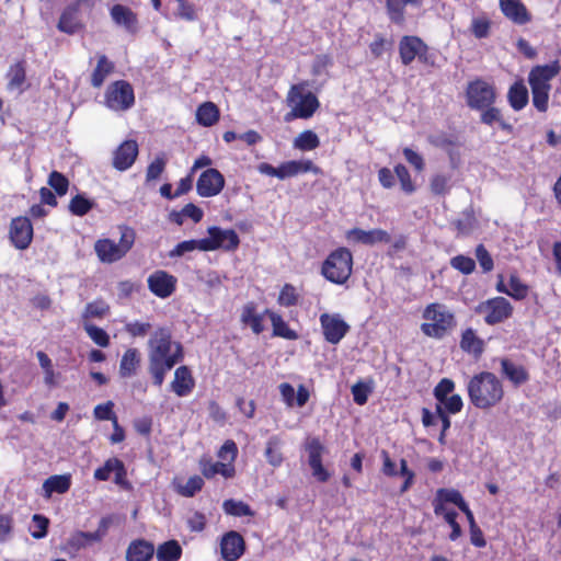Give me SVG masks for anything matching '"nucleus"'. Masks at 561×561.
<instances>
[{
    "instance_id": "nucleus-37",
    "label": "nucleus",
    "mask_w": 561,
    "mask_h": 561,
    "mask_svg": "<svg viewBox=\"0 0 561 561\" xmlns=\"http://www.w3.org/2000/svg\"><path fill=\"white\" fill-rule=\"evenodd\" d=\"M280 447L282 440L278 436L274 435L268 438L264 454L267 462L273 467H279L284 460Z\"/></svg>"
},
{
    "instance_id": "nucleus-38",
    "label": "nucleus",
    "mask_w": 561,
    "mask_h": 561,
    "mask_svg": "<svg viewBox=\"0 0 561 561\" xmlns=\"http://www.w3.org/2000/svg\"><path fill=\"white\" fill-rule=\"evenodd\" d=\"M266 313L270 316L274 335L287 340L298 339V334L287 325V323L283 320V318L279 314L270 310H266Z\"/></svg>"
},
{
    "instance_id": "nucleus-57",
    "label": "nucleus",
    "mask_w": 561,
    "mask_h": 561,
    "mask_svg": "<svg viewBox=\"0 0 561 561\" xmlns=\"http://www.w3.org/2000/svg\"><path fill=\"white\" fill-rule=\"evenodd\" d=\"M476 257L484 273L491 272L493 270V259L483 244H479L476 248Z\"/></svg>"
},
{
    "instance_id": "nucleus-7",
    "label": "nucleus",
    "mask_w": 561,
    "mask_h": 561,
    "mask_svg": "<svg viewBox=\"0 0 561 561\" xmlns=\"http://www.w3.org/2000/svg\"><path fill=\"white\" fill-rule=\"evenodd\" d=\"M423 317L430 322H425L421 325L422 332L435 339L444 337L455 322L454 314L439 304L430 305L424 310Z\"/></svg>"
},
{
    "instance_id": "nucleus-35",
    "label": "nucleus",
    "mask_w": 561,
    "mask_h": 561,
    "mask_svg": "<svg viewBox=\"0 0 561 561\" xmlns=\"http://www.w3.org/2000/svg\"><path fill=\"white\" fill-rule=\"evenodd\" d=\"M408 3L420 4L417 0H387V12L391 22L402 24L404 22V8Z\"/></svg>"
},
{
    "instance_id": "nucleus-54",
    "label": "nucleus",
    "mask_w": 561,
    "mask_h": 561,
    "mask_svg": "<svg viewBox=\"0 0 561 561\" xmlns=\"http://www.w3.org/2000/svg\"><path fill=\"white\" fill-rule=\"evenodd\" d=\"M9 85L12 88H20L25 81V67L23 62H16L11 66L9 71Z\"/></svg>"
},
{
    "instance_id": "nucleus-53",
    "label": "nucleus",
    "mask_w": 561,
    "mask_h": 561,
    "mask_svg": "<svg viewBox=\"0 0 561 561\" xmlns=\"http://www.w3.org/2000/svg\"><path fill=\"white\" fill-rule=\"evenodd\" d=\"M165 164L167 160L163 156L156 157V159L147 168L146 181L151 182L159 179L164 171Z\"/></svg>"
},
{
    "instance_id": "nucleus-43",
    "label": "nucleus",
    "mask_w": 561,
    "mask_h": 561,
    "mask_svg": "<svg viewBox=\"0 0 561 561\" xmlns=\"http://www.w3.org/2000/svg\"><path fill=\"white\" fill-rule=\"evenodd\" d=\"M436 500L445 503H453L457 505L459 510L466 504V501L463 500L461 493L455 489L437 490Z\"/></svg>"
},
{
    "instance_id": "nucleus-11",
    "label": "nucleus",
    "mask_w": 561,
    "mask_h": 561,
    "mask_svg": "<svg viewBox=\"0 0 561 561\" xmlns=\"http://www.w3.org/2000/svg\"><path fill=\"white\" fill-rule=\"evenodd\" d=\"M320 324L324 340L331 344H337L350 331V325L339 313H322Z\"/></svg>"
},
{
    "instance_id": "nucleus-22",
    "label": "nucleus",
    "mask_w": 561,
    "mask_h": 561,
    "mask_svg": "<svg viewBox=\"0 0 561 561\" xmlns=\"http://www.w3.org/2000/svg\"><path fill=\"white\" fill-rule=\"evenodd\" d=\"M425 48V43L417 36H403L399 43L400 58L403 65H410Z\"/></svg>"
},
{
    "instance_id": "nucleus-25",
    "label": "nucleus",
    "mask_w": 561,
    "mask_h": 561,
    "mask_svg": "<svg viewBox=\"0 0 561 561\" xmlns=\"http://www.w3.org/2000/svg\"><path fill=\"white\" fill-rule=\"evenodd\" d=\"M78 5L79 3L72 4L64 10L57 24L60 32L72 35L82 28L78 16Z\"/></svg>"
},
{
    "instance_id": "nucleus-64",
    "label": "nucleus",
    "mask_w": 561,
    "mask_h": 561,
    "mask_svg": "<svg viewBox=\"0 0 561 561\" xmlns=\"http://www.w3.org/2000/svg\"><path fill=\"white\" fill-rule=\"evenodd\" d=\"M403 156L405 160L417 171L422 172L424 170L425 163L424 159L421 154L412 150L411 148L403 149Z\"/></svg>"
},
{
    "instance_id": "nucleus-40",
    "label": "nucleus",
    "mask_w": 561,
    "mask_h": 561,
    "mask_svg": "<svg viewBox=\"0 0 561 561\" xmlns=\"http://www.w3.org/2000/svg\"><path fill=\"white\" fill-rule=\"evenodd\" d=\"M94 205V201L85 197L83 194H77L71 198L68 208L72 215L82 217L87 215Z\"/></svg>"
},
{
    "instance_id": "nucleus-49",
    "label": "nucleus",
    "mask_w": 561,
    "mask_h": 561,
    "mask_svg": "<svg viewBox=\"0 0 561 561\" xmlns=\"http://www.w3.org/2000/svg\"><path fill=\"white\" fill-rule=\"evenodd\" d=\"M396 176L398 178L401 188L407 194H412L415 191V186L411 180L409 170L403 164H398L394 168Z\"/></svg>"
},
{
    "instance_id": "nucleus-23",
    "label": "nucleus",
    "mask_w": 561,
    "mask_h": 561,
    "mask_svg": "<svg viewBox=\"0 0 561 561\" xmlns=\"http://www.w3.org/2000/svg\"><path fill=\"white\" fill-rule=\"evenodd\" d=\"M154 546L145 539L133 540L126 550L127 561H150L154 554Z\"/></svg>"
},
{
    "instance_id": "nucleus-33",
    "label": "nucleus",
    "mask_w": 561,
    "mask_h": 561,
    "mask_svg": "<svg viewBox=\"0 0 561 561\" xmlns=\"http://www.w3.org/2000/svg\"><path fill=\"white\" fill-rule=\"evenodd\" d=\"M140 364V353L137 348H128L119 364V374L122 377H130L135 375L137 367Z\"/></svg>"
},
{
    "instance_id": "nucleus-2",
    "label": "nucleus",
    "mask_w": 561,
    "mask_h": 561,
    "mask_svg": "<svg viewBox=\"0 0 561 561\" xmlns=\"http://www.w3.org/2000/svg\"><path fill=\"white\" fill-rule=\"evenodd\" d=\"M470 402L478 409L486 410L499 404L504 397L502 381L490 371H481L467 383Z\"/></svg>"
},
{
    "instance_id": "nucleus-60",
    "label": "nucleus",
    "mask_w": 561,
    "mask_h": 561,
    "mask_svg": "<svg viewBox=\"0 0 561 561\" xmlns=\"http://www.w3.org/2000/svg\"><path fill=\"white\" fill-rule=\"evenodd\" d=\"M454 389V381L449 378H443L434 388V397L438 402L444 401Z\"/></svg>"
},
{
    "instance_id": "nucleus-13",
    "label": "nucleus",
    "mask_w": 561,
    "mask_h": 561,
    "mask_svg": "<svg viewBox=\"0 0 561 561\" xmlns=\"http://www.w3.org/2000/svg\"><path fill=\"white\" fill-rule=\"evenodd\" d=\"M225 186V178L217 169L204 171L196 183V191L202 197L216 196Z\"/></svg>"
},
{
    "instance_id": "nucleus-58",
    "label": "nucleus",
    "mask_w": 561,
    "mask_h": 561,
    "mask_svg": "<svg viewBox=\"0 0 561 561\" xmlns=\"http://www.w3.org/2000/svg\"><path fill=\"white\" fill-rule=\"evenodd\" d=\"M450 178L444 174H435L431 179V191L435 195H445L448 192Z\"/></svg>"
},
{
    "instance_id": "nucleus-10",
    "label": "nucleus",
    "mask_w": 561,
    "mask_h": 561,
    "mask_svg": "<svg viewBox=\"0 0 561 561\" xmlns=\"http://www.w3.org/2000/svg\"><path fill=\"white\" fill-rule=\"evenodd\" d=\"M207 231L209 237L202 239V251H214L217 249L232 251L240 243L239 236L232 229H221L213 226Z\"/></svg>"
},
{
    "instance_id": "nucleus-32",
    "label": "nucleus",
    "mask_w": 561,
    "mask_h": 561,
    "mask_svg": "<svg viewBox=\"0 0 561 561\" xmlns=\"http://www.w3.org/2000/svg\"><path fill=\"white\" fill-rule=\"evenodd\" d=\"M156 556L158 561H178L182 556V547L178 540L171 539L158 546Z\"/></svg>"
},
{
    "instance_id": "nucleus-39",
    "label": "nucleus",
    "mask_w": 561,
    "mask_h": 561,
    "mask_svg": "<svg viewBox=\"0 0 561 561\" xmlns=\"http://www.w3.org/2000/svg\"><path fill=\"white\" fill-rule=\"evenodd\" d=\"M320 146L318 135L312 130H304L294 139V147L302 151H309Z\"/></svg>"
},
{
    "instance_id": "nucleus-50",
    "label": "nucleus",
    "mask_w": 561,
    "mask_h": 561,
    "mask_svg": "<svg viewBox=\"0 0 561 561\" xmlns=\"http://www.w3.org/2000/svg\"><path fill=\"white\" fill-rule=\"evenodd\" d=\"M450 266L462 274L469 275L476 268V262L466 255H456L450 260Z\"/></svg>"
},
{
    "instance_id": "nucleus-29",
    "label": "nucleus",
    "mask_w": 561,
    "mask_h": 561,
    "mask_svg": "<svg viewBox=\"0 0 561 561\" xmlns=\"http://www.w3.org/2000/svg\"><path fill=\"white\" fill-rule=\"evenodd\" d=\"M219 119V108L213 102H205L197 107L196 122L205 127L215 125Z\"/></svg>"
},
{
    "instance_id": "nucleus-18",
    "label": "nucleus",
    "mask_w": 561,
    "mask_h": 561,
    "mask_svg": "<svg viewBox=\"0 0 561 561\" xmlns=\"http://www.w3.org/2000/svg\"><path fill=\"white\" fill-rule=\"evenodd\" d=\"M138 156V145L135 140H125L114 151L113 167L118 171L128 170Z\"/></svg>"
},
{
    "instance_id": "nucleus-47",
    "label": "nucleus",
    "mask_w": 561,
    "mask_h": 561,
    "mask_svg": "<svg viewBox=\"0 0 561 561\" xmlns=\"http://www.w3.org/2000/svg\"><path fill=\"white\" fill-rule=\"evenodd\" d=\"M194 250L202 251V239L199 240H186L178 243L174 249L169 252L170 257H180L187 252Z\"/></svg>"
},
{
    "instance_id": "nucleus-3",
    "label": "nucleus",
    "mask_w": 561,
    "mask_h": 561,
    "mask_svg": "<svg viewBox=\"0 0 561 561\" xmlns=\"http://www.w3.org/2000/svg\"><path fill=\"white\" fill-rule=\"evenodd\" d=\"M561 66L559 60L548 65L535 66L529 75L528 82L533 94V104L539 112L548 110L549 92L551 90L550 81L560 73Z\"/></svg>"
},
{
    "instance_id": "nucleus-26",
    "label": "nucleus",
    "mask_w": 561,
    "mask_h": 561,
    "mask_svg": "<svg viewBox=\"0 0 561 561\" xmlns=\"http://www.w3.org/2000/svg\"><path fill=\"white\" fill-rule=\"evenodd\" d=\"M194 385V379L186 366H180L176 368L171 388L179 397H185L191 393Z\"/></svg>"
},
{
    "instance_id": "nucleus-19",
    "label": "nucleus",
    "mask_w": 561,
    "mask_h": 561,
    "mask_svg": "<svg viewBox=\"0 0 561 561\" xmlns=\"http://www.w3.org/2000/svg\"><path fill=\"white\" fill-rule=\"evenodd\" d=\"M346 237L348 240L363 243L365 245L389 243L391 241L390 234L382 229H371L366 231L359 228H353L347 231Z\"/></svg>"
},
{
    "instance_id": "nucleus-21",
    "label": "nucleus",
    "mask_w": 561,
    "mask_h": 561,
    "mask_svg": "<svg viewBox=\"0 0 561 561\" xmlns=\"http://www.w3.org/2000/svg\"><path fill=\"white\" fill-rule=\"evenodd\" d=\"M111 16L115 24L125 27L131 34L138 30L137 15L123 4H115L111 9Z\"/></svg>"
},
{
    "instance_id": "nucleus-28",
    "label": "nucleus",
    "mask_w": 561,
    "mask_h": 561,
    "mask_svg": "<svg viewBox=\"0 0 561 561\" xmlns=\"http://www.w3.org/2000/svg\"><path fill=\"white\" fill-rule=\"evenodd\" d=\"M460 347L478 358L484 351V341L478 337L474 331L469 328L461 335Z\"/></svg>"
},
{
    "instance_id": "nucleus-12",
    "label": "nucleus",
    "mask_w": 561,
    "mask_h": 561,
    "mask_svg": "<svg viewBox=\"0 0 561 561\" xmlns=\"http://www.w3.org/2000/svg\"><path fill=\"white\" fill-rule=\"evenodd\" d=\"M325 448L318 438H312L306 444V451L308 454V465L312 470V476L319 482H327L330 479V473L322 466V455Z\"/></svg>"
},
{
    "instance_id": "nucleus-62",
    "label": "nucleus",
    "mask_w": 561,
    "mask_h": 561,
    "mask_svg": "<svg viewBox=\"0 0 561 561\" xmlns=\"http://www.w3.org/2000/svg\"><path fill=\"white\" fill-rule=\"evenodd\" d=\"M150 329L151 324L149 322L134 321L125 324V331L134 337L146 336Z\"/></svg>"
},
{
    "instance_id": "nucleus-9",
    "label": "nucleus",
    "mask_w": 561,
    "mask_h": 561,
    "mask_svg": "<svg viewBox=\"0 0 561 561\" xmlns=\"http://www.w3.org/2000/svg\"><path fill=\"white\" fill-rule=\"evenodd\" d=\"M476 312L484 316V321L490 324L501 323L513 313V306L504 297H495L480 302Z\"/></svg>"
},
{
    "instance_id": "nucleus-5",
    "label": "nucleus",
    "mask_w": 561,
    "mask_h": 561,
    "mask_svg": "<svg viewBox=\"0 0 561 561\" xmlns=\"http://www.w3.org/2000/svg\"><path fill=\"white\" fill-rule=\"evenodd\" d=\"M119 242L111 239L98 240L94 245L98 257L103 263H114L124 257L135 242V231L128 227H119Z\"/></svg>"
},
{
    "instance_id": "nucleus-34",
    "label": "nucleus",
    "mask_w": 561,
    "mask_h": 561,
    "mask_svg": "<svg viewBox=\"0 0 561 561\" xmlns=\"http://www.w3.org/2000/svg\"><path fill=\"white\" fill-rule=\"evenodd\" d=\"M427 141L432 146L443 149V150L447 151L448 153H451V150L455 147L459 146V141H458L457 137L451 134H447L445 131H438V133L428 135Z\"/></svg>"
},
{
    "instance_id": "nucleus-52",
    "label": "nucleus",
    "mask_w": 561,
    "mask_h": 561,
    "mask_svg": "<svg viewBox=\"0 0 561 561\" xmlns=\"http://www.w3.org/2000/svg\"><path fill=\"white\" fill-rule=\"evenodd\" d=\"M373 391V387L366 382L358 381L352 386V394L353 400L358 405H364L367 400L369 393Z\"/></svg>"
},
{
    "instance_id": "nucleus-56",
    "label": "nucleus",
    "mask_w": 561,
    "mask_h": 561,
    "mask_svg": "<svg viewBox=\"0 0 561 561\" xmlns=\"http://www.w3.org/2000/svg\"><path fill=\"white\" fill-rule=\"evenodd\" d=\"M490 27L491 23L485 18H477L472 20L471 32L479 39L486 38L489 36Z\"/></svg>"
},
{
    "instance_id": "nucleus-63",
    "label": "nucleus",
    "mask_w": 561,
    "mask_h": 561,
    "mask_svg": "<svg viewBox=\"0 0 561 561\" xmlns=\"http://www.w3.org/2000/svg\"><path fill=\"white\" fill-rule=\"evenodd\" d=\"M438 404H440L446 412L453 414L460 412L463 407L462 399L459 394H453Z\"/></svg>"
},
{
    "instance_id": "nucleus-51",
    "label": "nucleus",
    "mask_w": 561,
    "mask_h": 561,
    "mask_svg": "<svg viewBox=\"0 0 561 561\" xmlns=\"http://www.w3.org/2000/svg\"><path fill=\"white\" fill-rule=\"evenodd\" d=\"M48 184L50 185L51 188L55 190V192L59 196L65 195L67 193V191H68V187H69L68 179L64 174L58 172V171H53L49 174Z\"/></svg>"
},
{
    "instance_id": "nucleus-41",
    "label": "nucleus",
    "mask_w": 561,
    "mask_h": 561,
    "mask_svg": "<svg viewBox=\"0 0 561 561\" xmlns=\"http://www.w3.org/2000/svg\"><path fill=\"white\" fill-rule=\"evenodd\" d=\"M222 508L227 515L231 516H252L253 512L251 507L242 502V501H236V500H226L222 504Z\"/></svg>"
},
{
    "instance_id": "nucleus-24",
    "label": "nucleus",
    "mask_w": 561,
    "mask_h": 561,
    "mask_svg": "<svg viewBox=\"0 0 561 561\" xmlns=\"http://www.w3.org/2000/svg\"><path fill=\"white\" fill-rule=\"evenodd\" d=\"M500 363L501 374L515 387H518L529 380V374L524 366L515 364L508 358H501Z\"/></svg>"
},
{
    "instance_id": "nucleus-16",
    "label": "nucleus",
    "mask_w": 561,
    "mask_h": 561,
    "mask_svg": "<svg viewBox=\"0 0 561 561\" xmlns=\"http://www.w3.org/2000/svg\"><path fill=\"white\" fill-rule=\"evenodd\" d=\"M468 104L473 108H486L494 101L493 89L482 81H476L471 83L467 91Z\"/></svg>"
},
{
    "instance_id": "nucleus-36",
    "label": "nucleus",
    "mask_w": 561,
    "mask_h": 561,
    "mask_svg": "<svg viewBox=\"0 0 561 561\" xmlns=\"http://www.w3.org/2000/svg\"><path fill=\"white\" fill-rule=\"evenodd\" d=\"M508 102L515 111H520L528 103V90L523 83H514L508 91Z\"/></svg>"
},
{
    "instance_id": "nucleus-44",
    "label": "nucleus",
    "mask_w": 561,
    "mask_h": 561,
    "mask_svg": "<svg viewBox=\"0 0 561 561\" xmlns=\"http://www.w3.org/2000/svg\"><path fill=\"white\" fill-rule=\"evenodd\" d=\"M203 485V478L199 476H193L185 482V484H179L176 490L179 494L191 497L194 496L196 492L201 491Z\"/></svg>"
},
{
    "instance_id": "nucleus-31",
    "label": "nucleus",
    "mask_w": 561,
    "mask_h": 561,
    "mask_svg": "<svg viewBox=\"0 0 561 561\" xmlns=\"http://www.w3.org/2000/svg\"><path fill=\"white\" fill-rule=\"evenodd\" d=\"M114 70V64L107 59L105 55H100L98 58L96 67L91 75V84L94 88H100L106 77Z\"/></svg>"
},
{
    "instance_id": "nucleus-27",
    "label": "nucleus",
    "mask_w": 561,
    "mask_h": 561,
    "mask_svg": "<svg viewBox=\"0 0 561 561\" xmlns=\"http://www.w3.org/2000/svg\"><path fill=\"white\" fill-rule=\"evenodd\" d=\"M71 486V478L69 474H55L47 478L43 483L45 497H50L53 493L64 494Z\"/></svg>"
},
{
    "instance_id": "nucleus-15",
    "label": "nucleus",
    "mask_w": 561,
    "mask_h": 561,
    "mask_svg": "<svg viewBox=\"0 0 561 561\" xmlns=\"http://www.w3.org/2000/svg\"><path fill=\"white\" fill-rule=\"evenodd\" d=\"M245 551L243 537L234 530L226 533L220 540V554L225 561H237Z\"/></svg>"
},
{
    "instance_id": "nucleus-8",
    "label": "nucleus",
    "mask_w": 561,
    "mask_h": 561,
    "mask_svg": "<svg viewBox=\"0 0 561 561\" xmlns=\"http://www.w3.org/2000/svg\"><path fill=\"white\" fill-rule=\"evenodd\" d=\"M135 103L134 89L125 80L111 83L105 92V104L113 111H126Z\"/></svg>"
},
{
    "instance_id": "nucleus-14",
    "label": "nucleus",
    "mask_w": 561,
    "mask_h": 561,
    "mask_svg": "<svg viewBox=\"0 0 561 561\" xmlns=\"http://www.w3.org/2000/svg\"><path fill=\"white\" fill-rule=\"evenodd\" d=\"M10 240L19 250H25L33 239V226L27 217L12 219L10 225Z\"/></svg>"
},
{
    "instance_id": "nucleus-30",
    "label": "nucleus",
    "mask_w": 561,
    "mask_h": 561,
    "mask_svg": "<svg viewBox=\"0 0 561 561\" xmlns=\"http://www.w3.org/2000/svg\"><path fill=\"white\" fill-rule=\"evenodd\" d=\"M255 310H256L255 304L248 302L242 308L240 319L243 324L250 325L252 331L255 334H260L264 330V327L262 324L263 317L261 314H257L255 312Z\"/></svg>"
},
{
    "instance_id": "nucleus-4",
    "label": "nucleus",
    "mask_w": 561,
    "mask_h": 561,
    "mask_svg": "<svg viewBox=\"0 0 561 561\" xmlns=\"http://www.w3.org/2000/svg\"><path fill=\"white\" fill-rule=\"evenodd\" d=\"M308 88V81H302L290 87L286 98L290 111L285 115V122H291L295 118L308 119L312 117L320 107L318 98L314 93L309 91Z\"/></svg>"
},
{
    "instance_id": "nucleus-17",
    "label": "nucleus",
    "mask_w": 561,
    "mask_h": 561,
    "mask_svg": "<svg viewBox=\"0 0 561 561\" xmlns=\"http://www.w3.org/2000/svg\"><path fill=\"white\" fill-rule=\"evenodd\" d=\"M176 278L165 271H156L148 277V287L160 298H168L175 290Z\"/></svg>"
},
{
    "instance_id": "nucleus-59",
    "label": "nucleus",
    "mask_w": 561,
    "mask_h": 561,
    "mask_svg": "<svg viewBox=\"0 0 561 561\" xmlns=\"http://www.w3.org/2000/svg\"><path fill=\"white\" fill-rule=\"evenodd\" d=\"M119 466V459L110 458L105 463L94 471V478L99 481H106L110 479L111 473Z\"/></svg>"
},
{
    "instance_id": "nucleus-20",
    "label": "nucleus",
    "mask_w": 561,
    "mask_h": 561,
    "mask_svg": "<svg viewBox=\"0 0 561 561\" xmlns=\"http://www.w3.org/2000/svg\"><path fill=\"white\" fill-rule=\"evenodd\" d=\"M500 7L503 14L515 24L523 25L531 19L520 0H500Z\"/></svg>"
},
{
    "instance_id": "nucleus-55",
    "label": "nucleus",
    "mask_w": 561,
    "mask_h": 561,
    "mask_svg": "<svg viewBox=\"0 0 561 561\" xmlns=\"http://www.w3.org/2000/svg\"><path fill=\"white\" fill-rule=\"evenodd\" d=\"M297 301L298 295L296 288L290 284H286L279 293L278 304L285 307H291L295 306Z\"/></svg>"
},
{
    "instance_id": "nucleus-46",
    "label": "nucleus",
    "mask_w": 561,
    "mask_h": 561,
    "mask_svg": "<svg viewBox=\"0 0 561 561\" xmlns=\"http://www.w3.org/2000/svg\"><path fill=\"white\" fill-rule=\"evenodd\" d=\"M204 477H206L207 479L209 478H213L215 477L216 474H221L226 478H229L232 476L233 473V469L232 468H229L226 463L224 462H214V463H208V465H205L203 470H202Z\"/></svg>"
},
{
    "instance_id": "nucleus-6",
    "label": "nucleus",
    "mask_w": 561,
    "mask_h": 561,
    "mask_svg": "<svg viewBox=\"0 0 561 561\" xmlns=\"http://www.w3.org/2000/svg\"><path fill=\"white\" fill-rule=\"evenodd\" d=\"M353 256L348 249L333 251L322 265L323 276L335 284H344L352 274Z\"/></svg>"
},
{
    "instance_id": "nucleus-61",
    "label": "nucleus",
    "mask_w": 561,
    "mask_h": 561,
    "mask_svg": "<svg viewBox=\"0 0 561 561\" xmlns=\"http://www.w3.org/2000/svg\"><path fill=\"white\" fill-rule=\"evenodd\" d=\"M113 407H114V403L112 401H107L104 404L96 405L93 411L95 419L102 420V421L108 420L112 422L116 421L117 416L113 412Z\"/></svg>"
},
{
    "instance_id": "nucleus-1",
    "label": "nucleus",
    "mask_w": 561,
    "mask_h": 561,
    "mask_svg": "<svg viewBox=\"0 0 561 561\" xmlns=\"http://www.w3.org/2000/svg\"><path fill=\"white\" fill-rule=\"evenodd\" d=\"M148 370L153 383L160 387L165 374L183 359V347L181 343L172 340L169 329L159 328L148 340Z\"/></svg>"
},
{
    "instance_id": "nucleus-45",
    "label": "nucleus",
    "mask_w": 561,
    "mask_h": 561,
    "mask_svg": "<svg viewBox=\"0 0 561 561\" xmlns=\"http://www.w3.org/2000/svg\"><path fill=\"white\" fill-rule=\"evenodd\" d=\"M110 311V307L103 300L89 302L82 313L84 320L90 318H102Z\"/></svg>"
},
{
    "instance_id": "nucleus-42",
    "label": "nucleus",
    "mask_w": 561,
    "mask_h": 561,
    "mask_svg": "<svg viewBox=\"0 0 561 561\" xmlns=\"http://www.w3.org/2000/svg\"><path fill=\"white\" fill-rule=\"evenodd\" d=\"M83 329L96 345L106 347L110 344L108 334L103 329L88 322L83 323Z\"/></svg>"
},
{
    "instance_id": "nucleus-48",
    "label": "nucleus",
    "mask_w": 561,
    "mask_h": 561,
    "mask_svg": "<svg viewBox=\"0 0 561 561\" xmlns=\"http://www.w3.org/2000/svg\"><path fill=\"white\" fill-rule=\"evenodd\" d=\"M528 294V286L518 276L511 275L508 284V296L516 300L524 299Z\"/></svg>"
}]
</instances>
